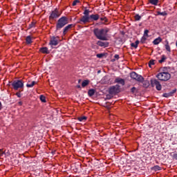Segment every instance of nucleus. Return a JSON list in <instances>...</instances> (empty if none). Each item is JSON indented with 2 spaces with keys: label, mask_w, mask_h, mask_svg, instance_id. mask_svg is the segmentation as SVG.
Wrapping results in <instances>:
<instances>
[{
  "label": "nucleus",
  "mask_w": 177,
  "mask_h": 177,
  "mask_svg": "<svg viewBox=\"0 0 177 177\" xmlns=\"http://www.w3.org/2000/svg\"><path fill=\"white\" fill-rule=\"evenodd\" d=\"M115 84H120V85H125V80L121 77H117L115 80Z\"/></svg>",
  "instance_id": "14"
},
{
  "label": "nucleus",
  "mask_w": 177,
  "mask_h": 177,
  "mask_svg": "<svg viewBox=\"0 0 177 177\" xmlns=\"http://www.w3.org/2000/svg\"><path fill=\"white\" fill-rule=\"evenodd\" d=\"M36 84H38V82H37L35 81H32L31 82V84H27L26 86H27V88H32V86H34V85H36Z\"/></svg>",
  "instance_id": "25"
},
{
  "label": "nucleus",
  "mask_w": 177,
  "mask_h": 177,
  "mask_svg": "<svg viewBox=\"0 0 177 177\" xmlns=\"http://www.w3.org/2000/svg\"><path fill=\"white\" fill-rule=\"evenodd\" d=\"M134 19H135L136 21H139V20H140V19H142V17L140 15H139V14H136L134 16Z\"/></svg>",
  "instance_id": "31"
},
{
  "label": "nucleus",
  "mask_w": 177,
  "mask_h": 177,
  "mask_svg": "<svg viewBox=\"0 0 177 177\" xmlns=\"http://www.w3.org/2000/svg\"><path fill=\"white\" fill-rule=\"evenodd\" d=\"M18 103H19V106H21L23 104L22 102H19Z\"/></svg>",
  "instance_id": "47"
},
{
  "label": "nucleus",
  "mask_w": 177,
  "mask_h": 177,
  "mask_svg": "<svg viewBox=\"0 0 177 177\" xmlns=\"http://www.w3.org/2000/svg\"><path fill=\"white\" fill-rule=\"evenodd\" d=\"M176 93V89H174L169 93H163L162 96L163 97H171V96H174V93Z\"/></svg>",
  "instance_id": "11"
},
{
  "label": "nucleus",
  "mask_w": 177,
  "mask_h": 177,
  "mask_svg": "<svg viewBox=\"0 0 177 177\" xmlns=\"http://www.w3.org/2000/svg\"><path fill=\"white\" fill-rule=\"evenodd\" d=\"M151 169L152 171H161V167L158 165H155L153 167H151Z\"/></svg>",
  "instance_id": "26"
},
{
  "label": "nucleus",
  "mask_w": 177,
  "mask_h": 177,
  "mask_svg": "<svg viewBox=\"0 0 177 177\" xmlns=\"http://www.w3.org/2000/svg\"><path fill=\"white\" fill-rule=\"evenodd\" d=\"M114 57L115 59H117V60H118V59H120V55L116 54L114 55Z\"/></svg>",
  "instance_id": "42"
},
{
  "label": "nucleus",
  "mask_w": 177,
  "mask_h": 177,
  "mask_svg": "<svg viewBox=\"0 0 177 177\" xmlns=\"http://www.w3.org/2000/svg\"><path fill=\"white\" fill-rule=\"evenodd\" d=\"M79 82H81V80H79Z\"/></svg>",
  "instance_id": "48"
},
{
  "label": "nucleus",
  "mask_w": 177,
  "mask_h": 177,
  "mask_svg": "<svg viewBox=\"0 0 177 177\" xmlns=\"http://www.w3.org/2000/svg\"><path fill=\"white\" fill-rule=\"evenodd\" d=\"M156 78L160 81H169L171 80V73L168 72H161L156 75Z\"/></svg>",
  "instance_id": "4"
},
{
  "label": "nucleus",
  "mask_w": 177,
  "mask_h": 177,
  "mask_svg": "<svg viewBox=\"0 0 177 177\" xmlns=\"http://www.w3.org/2000/svg\"><path fill=\"white\" fill-rule=\"evenodd\" d=\"M103 56H104V54H102V53L97 54V57H98L99 59H102Z\"/></svg>",
  "instance_id": "38"
},
{
  "label": "nucleus",
  "mask_w": 177,
  "mask_h": 177,
  "mask_svg": "<svg viewBox=\"0 0 177 177\" xmlns=\"http://www.w3.org/2000/svg\"><path fill=\"white\" fill-rule=\"evenodd\" d=\"M98 73H100V71H98Z\"/></svg>",
  "instance_id": "49"
},
{
  "label": "nucleus",
  "mask_w": 177,
  "mask_h": 177,
  "mask_svg": "<svg viewBox=\"0 0 177 177\" xmlns=\"http://www.w3.org/2000/svg\"><path fill=\"white\" fill-rule=\"evenodd\" d=\"M165 49L167 52H171V46H169V42L168 40H166Z\"/></svg>",
  "instance_id": "20"
},
{
  "label": "nucleus",
  "mask_w": 177,
  "mask_h": 177,
  "mask_svg": "<svg viewBox=\"0 0 177 177\" xmlns=\"http://www.w3.org/2000/svg\"><path fill=\"white\" fill-rule=\"evenodd\" d=\"M162 39H161L160 37H158V38L155 39L153 41V45H158V44H160V42H162Z\"/></svg>",
  "instance_id": "17"
},
{
  "label": "nucleus",
  "mask_w": 177,
  "mask_h": 177,
  "mask_svg": "<svg viewBox=\"0 0 177 177\" xmlns=\"http://www.w3.org/2000/svg\"><path fill=\"white\" fill-rule=\"evenodd\" d=\"M130 77L132 80L138 81V82H143V81H145V78H143L142 75L136 73V72H131L130 73Z\"/></svg>",
  "instance_id": "5"
},
{
  "label": "nucleus",
  "mask_w": 177,
  "mask_h": 177,
  "mask_svg": "<svg viewBox=\"0 0 177 177\" xmlns=\"http://www.w3.org/2000/svg\"><path fill=\"white\" fill-rule=\"evenodd\" d=\"M39 51L41 53H46V55H49L50 52H49V50H48V47H42L39 49Z\"/></svg>",
  "instance_id": "16"
},
{
  "label": "nucleus",
  "mask_w": 177,
  "mask_h": 177,
  "mask_svg": "<svg viewBox=\"0 0 177 177\" xmlns=\"http://www.w3.org/2000/svg\"><path fill=\"white\" fill-rule=\"evenodd\" d=\"M35 26V22H32L31 24L29 25L30 28H32V27H34Z\"/></svg>",
  "instance_id": "40"
},
{
  "label": "nucleus",
  "mask_w": 177,
  "mask_h": 177,
  "mask_svg": "<svg viewBox=\"0 0 177 177\" xmlns=\"http://www.w3.org/2000/svg\"><path fill=\"white\" fill-rule=\"evenodd\" d=\"M154 59H151L149 62V67L151 68V66H154Z\"/></svg>",
  "instance_id": "33"
},
{
  "label": "nucleus",
  "mask_w": 177,
  "mask_h": 177,
  "mask_svg": "<svg viewBox=\"0 0 177 177\" xmlns=\"http://www.w3.org/2000/svg\"><path fill=\"white\" fill-rule=\"evenodd\" d=\"M77 88H78V89H81V85H77Z\"/></svg>",
  "instance_id": "46"
},
{
  "label": "nucleus",
  "mask_w": 177,
  "mask_h": 177,
  "mask_svg": "<svg viewBox=\"0 0 177 177\" xmlns=\"http://www.w3.org/2000/svg\"><path fill=\"white\" fill-rule=\"evenodd\" d=\"M95 89L91 88V89L88 90V95L91 97L93 96V95H95Z\"/></svg>",
  "instance_id": "21"
},
{
  "label": "nucleus",
  "mask_w": 177,
  "mask_h": 177,
  "mask_svg": "<svg viewBox=\"0 0 177 177\" xmlns=\"http://www.w3.org/2000/svg\"><path fill=\"white\" fill-rule=\"evenodd\" d=\"M49 45L53 46H57V45H59V37H51L50 40Z\"/></svg>",
  "instance_id": "10"
},
{
  "label": "nucleus",
  "mask_w": 177,
  "mask_h": 177,
  "mask_svg": "<svg viewBox=\"0 0 177 177\" xmlns=\"http://www.w3.org/2000/svg\"><path fill=\"white\" fill-rule=\"evenodd\" d=\"M90 12H91V11H89V10L86 9L84 11L83 15H84V16H86L87 17H90V16H89Z\"/></svg>",
  "instance_id": "28"
},
{
  "label": "nucleus",
  "mask_w": 177,
  "mask_h": 177,
  "mask_svg": "<svg viewBox=\"0 0 177 177\" xmlns=\"http://www.w3.org/2000/svg\"><path fill=\"white\" fill-rule=\"evenodd\" d=\"M109 31H110V29L109 28H96L93 30V34L96 37L97 39H100V41H109L107 33Z\"/></svg>",
  "instance_id": "1"
},
{
  "label": "nucleus",
  "mask_w": 177,
  "mask_h": 177,
  "mask_svg": "<svg viewBox=\"0 0 177 177\" xmlns=\"http://www.w3.org/2000/svg\"><path fill=\"white\" fill-rule=\"evenodd\" d=\"M159 0H149V3L151 5H153L154 6H157L158 5Z\"/></svg>",
  "instance_id": "22"
},
{
  "label": "nucleus",
  "mask_w": 177,
  "mask_h": 177,
  "mask_svg": "<svg viewBox=\"0 0 177 177\" xmlns=\"http://www.w3.org/2000/svg\"><path fill=\"white\" fill-rule=\"evenodd\" d=\"M100 20L101 21H104L105 23H107V21H109V19H107L106 17H101Z\"/></svg>",
  "instance_id": "37"
},
{
  "label": "nucleus",
  "mask_w": 177,
  "mask_h": 177,
  "mask_svg": "<svg viewBox=\"0 0 177 177\" xmlns=\"http://www.w3.org/2000/svg\"><path fill=\"white\" fill-rule=\"evenodd\" d=\"M171 157H172L173 160H177V152H173Z\"/></svg>",
  "instance_id": "32"
},
{
  "label": "nucleus",
  "mask_w": 177,
  "mask_h": 177,
  "mask_svg": "<svg viewBox=\"0 0 177 177\" xmlns=\"http://www.w3.org/2000/svg\"><path fill=\"white\" fill-rule=\"evenodd\" d=\"M60 15L62 14L59 12V10H57V8H55L54 10L51 11L49 16V20H55V19L60 17Z\"/></svg>",
  "instance_id": "7"
},
{
  "label": "nucleus",
  "mask_w": 177,
  "mask_h": 177,
  "mask_svg": "<svg viewBox=\"0 0 177 177\" xmlns=\"http://www.w3.org/2000/svg\"><path fill=\"white\" fill-rule=\"evenodd\" d=\"M151 85L153 87L156 86V88L157 89V91H161V89H162V86H161V84L159 82L158 80H157V79H151Z\"/></svg>",
  "instance_id": "8"
},
{
  "label": "nucleus",
  "mask_w": 177,
  "mask_h": 177,
  "mask_svg": "<svg viewBox=\"0 0 177 177\" xmlns=\"http://www.w3.org/2000/svg\"><path fill=\"white\" fill-rule=\"evenodd\" d=\"M88 118L86 116H82L78 118V121H80V122H82V121H86V119Z\"/></svg>",
  "instance_id": "30"
},
{
  "label": "nucleus",
  "mask_w": 177,
  "mask_h": 177,
  "mask_svg": "<svg viewBox=\"0 0 177 177\" xmlns=\"http://www.w3.org/2000/svg\"><path fill=\"white\" fill-rule=\"evenodd\" d=\"M168 13H167V12L164 11V12H160V11H158L157 12V14H156V16H167Z\"/></svg>",
  "instance_id": "23"
},
{
  "label": "nucleus",
  "mask_w": 177,
  "mask_h": 177,
  "mask_svg": "<svg viewBox=\"0 0 177 177\" xmlns=\"http://www.w3.org/2000/svg\"><path fill=\"white\" fill-rule=\"evenodd\" d=\"M139 42H140L139 40H137L136 41L135 43H131V48H134L135 49H136L139 45Z\"/></svg>",
  "instance_id": "19"
},
{
  "label": "nucleus",
  "mask_w": 177,
  "mask_h": 177,
  "mask_svg": "<svg viewBox=\"0 0 177 177\" xmlns=\"http://www.w3.org/2000/svg\"><path fill=\"white\" fill-rule=\"evenodd\" d=\"M73 27H74L73 24H69V25L66 26L63 30V35H66V34H67V32H68V30H71V28H73Z\"/></svg>",
  "instance_id": "12"
},
{
  "label": "nucleus",
  "mask_w": 177,
  "mask_h": 177,
  "mask_svg": "<svg viewBox=\"0 0 177 177\" xmlns=\"http://www.w3.org/2000/svg\"><path fill=\"white\" fill-rule=\"evenodd\" d=\"M11 85L14 91H19V89H23L24 88V81L23 80H15Z\"/></svg>",
  "instance_id": "3"
},
{
  "label": "nucleus",
  "mask_w": 177,
  "mask_h": 177,
  "mask_svg": "<svg viewBox=\"0 0 177 177\" xmlns=\"http://www.w3.org/2000/svg\"><path fill=\"white\" fill-rule=\"evenodd\" d=\"M40 100L43 103H46V97L44 95H40Z\"/></svg>",
  "instance_id": "29"
},
{
  "label": "nucleus",
  "mask_w": 177,
  "mask_h": 177,
  "mask_svg": "<svg viewBox=\"0 0 177 177\" xmlns=\"http://www.w3.org/2000/svg\"><path fill=\"white\" fill-rule=\"evenodd\" d=\"M3 152L2 151V149H0V157H2L3 156Z\"/></svg>",
  "instance_id": "43"
},
{
  "label": "nucleus",
  "mask_w": 177,
  "mask_h": 177,
  "mask_svg": "<svg viewBox=\"0 0 177 177\" xmlns=\"http://www.w3.org/2000/svg\"><path fill=\"white\" fill-rule=\"evenodd\" d=\"M16 96H17V97H21V94L20 93V92H17L16 93Z\"/></svg>",
  "instance_id": "41"
},
{
  "label": "nucleus",
  "mask_w": 177,
  "mask_h": 177,
  "mask_svg": "<svg viewBox=\"0 0 177 177\" xmlns=\"http://www.w3.org/2000/svg\"><path fill=\"white\" fill-rule=\"evenodd\" d=\"M89 85V80H84L82 83V88H85V86H88Z\"/></svg>",
  "instance_id": "24"
},
{
  "label": "nucleus",
  "mask_w": 177,
  "mask_h": 177,
  "mask_svg": "<svg viewBox=\"0 0 177 177\" xmlns=\"http://www.w3.org/2000/svg\"><path fill=\"white\" fill-rule=\"evenodd\" d=\"M80 0H75L73 2V6H77V3H80Z\"/></svg>",
  "instance_id": "36"
},
{
  "label": "nucleus",
  "mask_w": 177,
  "mask_h": 177,
  "mask_svg": "<svg viewBox=\"0 0 177 177\" xmlns=\"http://www.w3.org/2000/svg\"><path fill=\"white\" fill-rule=\"evenodd\" d=\"M26 42L27 45H30V44H32V39L31 38V36L26 37Z\"/></svg>",
  "instance_id": "18"
},
{
  "label": "nucleus",
  "mask_w": 177,
  "mask_h": 177,
  "mask_svg": "<svg viewBox=\"0 0 177 177\" xmlns=\"http://www.w3.org/2000/svg\"><path fill=\"white\" fill-rule=\"evenodd\" d=\"M144 37H146L147 38H149V30H145L144 31Z\"/></svg>",
  "instance_id": "35"
},
{
  "label": "nucleus",
  "mask_w": 177,
  "mask_h": 177,
  "mask_svg": "<svg viewBox=\"0 0 177 177\" xmlns=\"http://www.w3.org/2000/svg\"><path fill=\"white\" fill-rule=\"evenodd\" d=\"M2 110V102H0V111Z\"/></svg>",
  "instance_id": "45"
},
{
  "label": "nucleus",
  "mask_w": 177,
  "mask_h": 177,
  "mask_svg": "<svg viewBox=\"0 0 177 177\" xmlns=\"http://www.w3.org/2000/svg\"><path fill=\"white\" fill-rule=\"evenodd\" d=\"M67 24H68V18L67 17H62L56 24V31H60V29Z\"/></svg>",
  "instance_id": "2"
},
{
  "label": "nucleus",
  "mask_w": 177,
  "mask_h": 177,
  "mask_svg": "<svg viewBox=\"0 0 177 177\" xmlns=\"http://www.w3.org/2000/svg\"><path fill=\"white\" fill-rule=\"evenodd\" d=\"M165 60H167V57L164 55H162L161 56V59L158 61L159 63L162 64V63H164V62H165Z\"/></svg>",
  "instance_id": "27"
},
{
  "label": "nucleus",
  "mask_w": 177,
  "mask_h": 177,
  "mask_svg": "<svg viewBox=\"0 0 177 177\" xmlns=\"http://www.w3.org/2000/svg\"><path fill=\"white\" fill-rule=\"evenodd\" d=\"M109 95H117V93H120V85L116 84L115 86H112L109 89Z\"/></svg>",
  "instance_id": "6"
},
{
  "label": "nucleus",
  "mask_w": 177,
  "mask_h": 177,
  "mask_svg": "<svg viewBox=\"0 0 177 177\" xmlns=\"http://www.w3.org/2000/svg\"><path fill=\"white\" fill-rule=\"evenodd\" d=\"M97 45H98V46H101L104 48H107L109 46V42L107 41H102L100 40L97 41Z\"/></svg>",
  "instance_id": "13"
},
{
  "label": "nucleus",
  "mask_w": 177,
  "mask_h": 177,
  "mask_svg": "<svg viewBox=\"0 0 177 177\" xmlns=\"http://www.w3.org/2000/svg\"><path fill=\"white\" fill-rule=\"evenodd\" d=\"M147 39V37H146V36H143L142 38H141V40H140V42L142 44H145V42H146V40Z\"/></svg>",
  "instance_id": "34"
},
{
  "label": "nucleus",
  "mask_w": 177,
  "mask_h": 177,
  "mask_svg": "<svg viewBox=\"0 0 177 177\" xmlns=\"http://www.w3.org/2000/svg\"><path fill=\"white\" fill-rule=\"evenodd\" d=\"M131 93H135L136 92V87H133L131 88Z\"/></svg>",
  "instance_id": "39"
},
{
  "label": "nucleus",
  "mask_w": 177,
  "mask_h": 177,
  "mask_svg": "<svg viewBox=\"0 0 177 177\" xmlns=\"http://www.w3.org/2000/svg\"><path fill=\"white\" fill-rule=\"evenodd\" d=\"M106 99H108V100L111 99V95H106Z\"/></svg>",
  "instance_id": "44"
},
{
  "label": "nucleus",
  "mask_w": 177,
  "mask_h": 177,
  "mask_svg": "<svg viewBox=\"0 0 177 177\" xmlns=\"http://www.w3.org/2000/svg\"><path fill=\"white\" fill-rule=\"evenodd\" d=\"M90 18L87 16H82V18L77 21L79 24H86V23H89Z\"/></svg>",
  "instance_id": "9"
},
{
  "label": "nucleus",
  "mask_w": 177,
  "mask_h": 177,
  "mask_svg": "<svg viewBox=\"0 0 177 177\" xmlns=\"http://www.w3.org/2000/svg\"><path fill=\"white\" fill-rule=\"evenodd\" d=\"M99 15L95 14V15H91L89 17L90 20H93L94 21H97V20H99Z\"/></svg>",
  "instance_id": "15"
}]
</instances>
